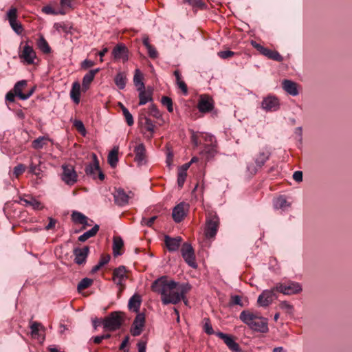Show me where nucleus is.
Returning <instances> with one entry per match:
<instances>
[{
    "label": "nucleus",
    "mask_w": 352,
    "mask_h": 352,
    "mask_svg": "<svg viewBox=\"0 0 352 352\" xmlns=\"http://www.w3.org/2000/svg\"><path fill=\"white\" fill-rule=\"evenodd\" d=\"M151 289L160 294L164 305H176L181 300H184V296L190 291V286L188 284H180L163 276L153 281Z\"/></svg>",
    "instance_id": "obj_1"
},
{
    "label": "nucleus",
    "mask_w": 352,
    "mask_h": 352,
    "mask_svg": "<svg viewBox=\"0 0 352 352\" xmlns=\"http://www.w3.org/2000/svg\"><path fill=\"white\" fill-rule=\"evenodd\" d=\"M239 318L254 331L266 333L269 330L267 319L249 310L243 311L239 315Z\"/></svg>",
    "instance_id": "obj_2"
},
{
    "label": "nucleus",
    "mask_w": 352,
    "mask_h": 352,
    "mask_svg": "<svg viewBox=\"0 0 352 352\" xmlns=\"http://www.w3.org/2000/svg\"><path fill=\"white\" fill-rule=\"evenodd\" d=\"M123 321V313L113 311L102 320V324L104 329L109 331H116L121 327Z\"/></svg>",
    "instance_id": "obj_3"
},
{
    "label": "nucleus",
    "mask_w": 352,
    "mask_h": 352,
    "mask_svg": "<svg viewBox=\"0 0 352 352\" xmlns=\"http://www.w3.org/2000/svg\"><path fill=\"white\" fill-rule=\"evenodd\" d=\"M219 226V219L215 214H210L206 221L204 234L208 239H214Z\"/></svg>",
    "instance_id": "obj_4"
},
{
    "label": "nucleus",
    "mask_w": 352,
    "mask_h": 352,
    "mask_svg": "<svg viewBox=\"0 0 352 352\" xmlns=\"http://www.w3.org/2000/svg\"><path fill=\"white\" fill-rule=\"evenodd\" d=\"M276 292L285 295L296 294L302 291V287L298 283L289 282L288 283H278L275 286Z\"/></svg>",
    "instance_id": "obj_5"
},
{
    "label": "nucleus",
    "mask_w": 352,
    "mask_h": 352,
    "mask_svg": "<svg viewBox=\"0 0 352 352\" xmlns=\"http://www.w3.org/2000/svg\"><path fill=\"white\" fill-rule=\"evenodd\" d=\"M181 252L185 262L191 267L197 268V265L195 262V255L191 245L184 243L182 246Z\"/></svg>",
    "instance_id": "obj_6"
},
{
    "label": "nucleus",
    "mask_w": 352,
    "mask_h": 352,
    "mask_svg": "<svg viewBox=\"0 0 352 352\" xmlns=\"http://www.w3.org/2000/svg\"><path fill=\"white\" fill-rule=\"evenodd\" d=\"M63 173L62 179L67 185H73L77 182L78 175L73 167L70 164H63L62 166Z\"/></svg>",
    "instance_id": "obj_7"
},
{
    "label": "nucleus",
    "mask_w": 352,
    "mask_h": 352,
    "mask_svg": "<svg viewBox=\"0 0 352 352\" xmlns=\"http://www.w3.org/2000/svg\"><path fill=\"white\" fill-rule=\"evenodd\" d=\"M145 325V316L143 313H138L131 325L130 332L133 336H140Z\"/></svg>",
    "instance_id": "obj_8"
},
{
    "label": "nucleus",
    "mask_w": 352,
    "mask_h": 352,
    "mask_svg": "<svg viewBox=\"0 0 352 352\" xmlns=\"http://www.w3.org/2000/svg\"><path fill=\"white\" fill-rule=\"evenodd\" d=\"M7 18L12 30L18 34L22 33L23 28L21 23L16 21L17 9L12 7L7 12Z\"/></svg>",
    "instance_id": "obj_9"
},
{
    "label": "nucleus",
    "mask_w": 352,
    "mask_h": 352,
    "mask_svg": "<svg viewBox=\"0 0 352 352\" xmlns=\"http://www.w3.org/2000/svg\"><path fill=\"white\" fill-rule=\"evenodd\" d=\"M261 107L266 111H276L280 108L279 100L275 96L269 95L263 98Z\"/></svg>",
    "instance_id": "obj_10"
},
{
    "label": "nucleus",
    "mask_w": 352,
    "mask_h": 352,
    "mask_svg": "<svg viewBox=\"0 0 352 352\" xmlns=\"http://www.w3.org/2000/svg\"><path fill=\"white\" fill-rule=\"evenodd\" d=\"M132 192L126 193L122 188H116L113 192L115 204L119 206H124L129 203V200L132 197Z\"/></svg>",
    "instance_id": "obj_11"
},
{
    "label": "nucleus",
    "mask_w": 352,
    "mask_h": 352,
    "mask_svg": "<svg viewBox=\"0 0 352 352\" xmlns=\"http://www.w3.org/2000/svg\"><path fill=\"white\" fill-rule=\"evenodd\" d=\"M275 287L270 290H264L258 296L257 302L261 307H267L276 298Z\"/></svg>",
    "instance_id": "obj_12"
},
{
    "label": "nucleus",
    "mask_w": 352,
    "mask_h": 352,
    "mask_svg": "<svg viewBox=\"0 0 352 352\" xmlns=\"http://www.w3.org/2000/svg\"><path fill=\"white\" fill-rule=\"evenodd\" d=\"M115 59H122L124 63L129 59V50L123 43L116 45L112 51Z\"/></svg>",
    "instance_id": "obj_13"
},
{
    "label": "nucleus",
    "mask_w": 352,
    "mask_h": 352,
    "mask_svg": "<svg viewBox=\"0 0 352 352\" xmlns=\"http://www.w3.org/2000/svg\"><path fill=\"white\" fill-rule=\"evenodd\" d=\"M126 267L123 265L116 268L113 272V278L112 280L115 284L117 285H121L122 284H125V281L127 279V276L126 274Z\"/></svg>",
    "instance_id": "obj_14"
},
{
    "label": "nucleus",
    "mask_w": 352,
    "mask_h": 352,
    "mask_svg": "<svg viewBox=\"0 0 352 352\" xmlns=\"http://www.w3.org/2000/svg\"><path fill=\"white\" fill-rule=\"evenodd\" d=\"M74 261L78 265H83L86 262L87 257L89 252V248L85 246L82 248H76L74 249Z\"/></svg>",
    "instance_id": "obj_15"
},
{
    "label": "nucleus",
    "mask_w": 352,
    "mask_h": 352,
    "mask_svg": "<svg viewBox=\"0 0 352 352\" xmlns=\"http://www.w3.org/2000/svg\"><path fill=\"white\" fill-rule=\"evenodd\" d=\"M135 153L134 160L139 166L144 164L146 162V148L143 144L136 145L133 149Z\"/></svg>",
    "instance_id": "obj_16"
},
{
    "label": "nucleus",
    "mask_w": 352,
    "mask_h": 352,
    "mask_svg": "<svg viewBox=\"0 0 352 352\" xmlns=\"http://www.w3.org/2000/svg\"><path fill=\"white\" fill-rule=\"evenodd\" d=\"M188 206V204L182 202L173 208L172 216L175 222L179 223L184 219L186 214V210Z\"/></svg>",
    "instance_id": "obj_17"
},
{
    "label": "nucleus",
    "mask_w": 352,
    "mask_h": 352,
    "mask_svg": "<svg viewBox=\"0 0 352 352\" xmlns=\"http://www.w3.org/2000/svg\"><path fill=\"white\" fill-rule=\"evenodd\" d=\"M217 336L224 341L225 344L232 352H239L241 351L239 345L234 340L231 336L222 332H218Z\"/></svg>",
    "instance_id": "obj_18"
},
{
    "label": "nucleus",
    "mask_w": 352,
    "mask_h": 352,
    "mask_svg": "<svg viewBox=\"0 0 352 352\" xmlns=\"http://www.w3.org/2000/svg\"><path fill=\"white\" fill-rule=\"evenodd\" d=\"M137 90L139 92V105H144L148 102L153 100V89L151 88H137Z\"/></svg>",
    "instance_id": "obj_19"
},
{
    "label": "nucleus",
    "mask_w": 352,
    "mask_h": 352,
    "mask_svg": "<svg viewBox=\"0 0 352 352\" xmlns=\"http://www.w3.org/2000/svg\"><path fill=\"white\" fill-rule=\"evenodd\" d=\"M182 238L181 236L170 237L168 235L164 236V243L168 251L174 252L179 249Z\"/></svg>",
    "instance_id": "obj_20"
},
{
    "label": "nucleus",
    "mask_w": 352,
    "mask_h": 352,
    "mask_svg": "<svg viewBox=\"0 0 352 352\" xmlns=\"http://www.w3.org/2000/svg\"><path fill=\"white\" fill-rule=\"evenodd\" d=\"M94 161L92 163L87 164L85 168V171L87 175L92 177L94 179L97 177V173L99 170V162L95 154H93Z\"/></svg>",
    "instance_id": "obj_21"
},
{
    "label": "nucleus",
    "mask_w": 352,
    "mask_h": 352,
    "mask_svg": "<svg viewBox=\"0 0 352 352\" xmlns=\"http://www.w3.org/2000/svg\"><path fill=\"white\" fill-rule=\"evenodd\" d=\"M213 101L212 99L208 96H201L199 103V110L202 113H206L212 111L213 109Z\"/></svg>",
    "instance_id": "obj_22"
},
{
    "label": "nucleus",
    "mask_w": 352,
    "mask_h": 352,
    "mask_svg": "<svg viewBox=\"0 0 352 352\" xmlns=\"http://www.w3.org/2000/svg\"><path fill=\"white\" fill-rule=\"evenodd\" d=\"M99 71V68L92 69L84 76L82 83V91L85 92L89 88L91 82L94 80L96 74H98Z\"/></svg>",
    "instance_id": "obj_23"
},
{
    "label": "nucleus",
    "mask_w": 352,
    "mask_h": 352,
    "mask_svg": "<svg viewBox=\"0 0 352 352\" xmlns=\"http://www.w3.org/2000/svg\"><path fill=\"white\" fill-rule=\"evenodd\" d=\"M112 248L114 256H120L124 253V241L120 236H113Z\"/></svg>",
    "instance_id": "obj_24"
},
{
    "label": "nucleus",
    "mask_w": 352,
    "mask_h": 352,
    "mask_svg": "<svg viewBox=\"0 0 352 352\" xmlns=\"http://www.w3.org/2000/svg\"><path fill=\"white\" fill-rule=\"evenodd\" d=\"M217 143L214 144H204V148L200 151V154L206 157V160H209L214 157L216 151Z\"/></svg>",
    "instance_id": "obj_25"
},
{
    "label": "nucleus",
    "mask_w": 352,
    "mask_h": 352,
    "mask_svg": "<svg viewBox=\"0 0 352 352\" xmlns=\"http://www.w3.org/2000/svg\"><path fill=\"white\" fill-rule=\"evenodd\" d=\"M21 57L23 58L28 64H32L36 57V53L32 47L25 45L22 51Z\"/></svg>",
    "instance_id": "obj_26"
},
{
    "label": "nucleus",
    "mask_w": 352,
    "mask_h": 352,
    "mask_svg": "<svg viewBox=\"0 0 352 352\" xmlns=\"http://www.w3.org/2000/svg\"><path fill=\"white\" fill-rule=\"evenodd\" d=\"M283 89L289 94L295 96L298 94L297 84L290 80H284L282 82Z\"/></svg>",
    "instance_id": "obj_27"
},
{
    "label": "nucleus",
    "mask_w": 352,
    "mask_h": 352,
    "mask_svg": "<svg viewBox=\"0 0 352 352\" xmlns=\"http://www.w3.org/2000/svg\"><path fill=\"white\" fill-rule=\"evenodd\" d=\"M142 303L141 296L139 294L132 296L128 303V307L131 311L138 313Z\"/></svg>",
    "instance_id": "obj_28"
},
{
    "label": "nucleus",
    "mask_w": 352,
    "mask_h": 352,
    "mask_svg": "<svg viewBox=\"0 0 352 352\" xmlns=\"http://www.w3.org/2000/svg\"><path fill=\"white\" fill-rule=\"evenodd\" d=\"M270 156V152L268 150H263L261 151L258 155L255 158V163L256 166L259 168H261L265 163V162L269 160Z\"/></svg>",
    "instance_id": "obj_29"
},
{
    "label": "nucleus",
    "mask_w": 352,
    "mask_h": 352,
    "mask_svg": "<svg viewBox=\"0 0 352 352\" xmlns=\"http://www.w3.org/2000/svg\"><path fill=\"white\" fill-rule=\"evenodd\" d=\"M27 86H28V81L25 80H22L18 81L14 85V86L12 90L16 94L17 97H19L21 100H23V96H24V93L23 92V91L25 89V87Z\"/></svg>",
    "instance_id": "obj_30"
},
{
    "label": "nucleus",
    "mask_w": 352,
    "mask_h": 352,
    "mask_svg": "<svg viewBox=\"0 0 352 352\" xmlns=\"http://www.w3.org/2000/svg\"><path fill=\"white\" fill-rule=\"evenodd\" d=\"M80 85L78 82H74L70 91V97L76 104L80 102Z\"/></svg>",
    "instance_id": "obj_31"
},
{
    "label": "nucleus",
    "mask_w": 352,
    "mask_h": 352,
    "mask_svg": "<svg viewBox=\"0 0 352 352\" xmlns=\"http://www.w3.org/2000/svg\"><path fill=\"white\" fill-rule=\"evenodd\" d=\"M99 230V226L95 225L91 230L87 231L78 237V241L85 242L91 237L94 236Z\"/></svg>",
    "instance_id": "obj_32"
},
{
    "label": "nucleus",
    "mask_w": 352,
    "mask_h": 352,
    "mask_svg": "<svg viewBox=\"0 0 352 352\" xmlns=\"http://www.w3.org/2000/svg\"><path fill=\"white\" fill-rule=\"evenodd\" d=\"M127 81L126 75L124 72H119L114 78L115 84L120 89H123Z\"/></svg>",
    "instance_id": "obj_33"
},
{
    "label": "nucleus",
    "mask_w": 352,
    "mask_h": 352,
    "mask_svg": "<svg viewBox=\"0 0 352 352\" xmlns=\"http://www.w3.org/2000/svg\"><path fill=\"white\" fill-rule=\"evenodd\" d=\"M118 147L115 146L108 155V162L111 167H115L118 162Z\"/></svg>",
    "instance_id": "obj_34"
},
{
    "label": "nucleus",
    "mask_w": 352,
    "mask_h": 352,
    "mask_svg": "<svg viewBox=\"0 0 352 352\" xmlns=\"http://www.w3.org/2000/svg\"><path fill=\"white\" fill-rule=\"evenodd\" d=\"M50 140L49 138L46 136L38 137L32 142V146L34 149H41L44 146L47 145Z\"/></svg>",
    "instance_id": "obj_35"
},
{
    "label": "nucleus",
    "mask_w": 352,
    "mask_h": 352,
    "mask_svg": "<svg viewBox=\"0 0 352 352\" xmlns=\"http://www.w3.org/2000/svg\"><path fill=\"white\" fill-rule=\"evenodd\" d=\"M273 204L274 208L283 210L290 206V204L287 202L285 197L284 196H280L276 199H274Z\"/></svg>",
    "instance_id": "obj_36"
},
{
    "label": "nucleus",
    "mask_w": 352,
    "mask_h": 352,
    "mask_svg": "<svg viewBox=\"0 0 352 352\" xmlns=\"http://www.w3.org/2000/svg\"><path fill=\"white\" fill-rule=\"evenodd\" d=\"M37 46L44 54H50L51 52V47L43 36H41L37 40Z\"/></svg>",
    "instance_id": "obj_37"
},
{
    "label": "nucleus",
    "mask_w": 352,
    "mask_h": 352,
    "mask_svg": "<svg viewBox=\"0 0 352 352\" xmlns=\"http://www.w3.org/2000/svg\"><path fill=\"white\" fill-rule=\"evenodd\" d=\"M15 201L17 203H21V201H23L25 203V206H30L35 210H41L43 208V206H41V203L34 198H31L30 200H28V199L21 197L19 201Z\"/></svg>",
    "instance_id": "obj_38"
},
{
    "label": "nucleus",
    "mask_w": 352,
    "mask_h": 352,
    "mask_svg": "<svg viewBox=\"0 0 352 352\" xmlns=\"http://www.w3.org/2000/svg\"><path fill=\"white\" fill-rule=\"evenodd\" d=\"M72 220L75 223H78L82 225H87V217L80 212H73L72 214Z\"/></svg>",
    "instance_id": "obj_39"
},
{
    "label": "nucleus",
    "mask_w": 352,
    "mask_h": 352,
    "mask_svg": "<svg viewBox=\"0 0 352 352\" xmlns=\"http://www.w3.org/2000/svg\"><path fill=\"white\" fill-rule=\"evenodd\" d=\"M133 82L135 87L138 88H144L145 87L144 84L142 81V75L140 71V69H137L135 71V74L133 77Z\"/></svg>",
    "instance_id": "obj_40"
},
{
    "label": "nucleus",
    "mask_w": 352,
    "mask_h": 352,
    "mask_svg": "<svg viewBox=\"0 0 352 352\" xmlns=\"http://www.w3.org/2000/svg\"><path fill=\"white\" fill-rule=\"evenodd\" d=\"M144 122H142V124L143 125L144 128L151 133L150 138H152L154 133L155 124L152 120L147 117H144Z\"/></svg>",
    "instance_id": "obj_41"
},
{
    "label": "nucleus",
    "mask_w": 352,
    "mask_h": 352,
    "mask_svg": "<svg viewBox=\"0 0 352 352\" xmlns=\"http://www.w3.org/2000/svg\"><path fill=\"white\" fill-rule=\"evenodd\" d=\"M266 57L277 62H282L283 57L276 50H268Z\"/></svg>",
    "instance_id": "obj_42"
},
{
    "label": "nucleus",
    "mask_w": 352,
    "mask_h": 352,
    "mask_svg": "<svg viewBox=\"0 0 352 352\" xmlns=\"http://www.w3.org/2000/svg\"><path fill=\"white\" fill-rule=\"evenodd\" d=\"M92 283H93L92 279H90L88 278H85L82 279L78 285V287H77L78 291L81 292L82 290H84V289L89 287L92 285Z\"/></svg>",
    "instance_id": "obj_43"
},
{
    "label": "nucleus",
    "mask_w": 352,
    "mask_h": 352,
    "mask_svg": "<svg viewBox=\"0 0 352 352\" xmlns=\"http://www.w3.org/2000/svg\"><path fill=\"white\" fill-rule=\"evenodd\" d=\"M161 102L164 106H166L168 112L173 111L172 99L168 96H163L161 99Z\"/></svg>",
    "instance_id": "obj_44"
},
{
    "label": "nucleus",
    "mask_w": 352,
    "mask_h": 352,
    "mask_svg": "<svg viewBox=\"0 0 352 352\" xmlns=\"http://www.w3.org/2000/svg\"><path fill=\"white\" fill-rule=\"evenodd\" d=\"M54 28L57 31H60L62 30L63 32L68 33L70 32L72 29V26L69 24H67L65 23H56L54 25Z\"/></svg>",
    "instance_id": "obj_45"
},
{
    "label": "nucleus",
    "mask_w": 352,
    "mask_h": 352,
    "mask_svg": "<svg viewBox=\"0 0 352 352\" xmlns=\"http://www.w3.org/2000/svg\"><path fill=\"white\" fill-rule=\"evenodd\" d=\"M251 45L258 51L260 54H261L263 56H266L267 53L268 52V48L263 47L259 43H257L254 41H251Z\"/></svg>",
    "instance_id": "obj_46"
},
{
    "label": "nucleus",
    "mask_w": 352,
    "mask_h": 352,
    "mask_svg": "<svg viewBox=\"0 0 352 352\" xmlns=\"http://www.w3.org/2000/svg\"><path fill=\"white\" fill-rule=\"evenodd\" d=\"M279 307L285 311L289 314H292L294 311V306L288 303L287 301H282L279 304Z\"/></svg>",
    "instance_id": "obj_47"
},
{
    "label": "nucleus",
    "mask_w": 352,
    "mask_h": 352,
    "mask_svg": "<svg viewBox=\"0 0 352 352\" xmlns=\"http://www.w3.org/2000/svg\"><path fill=\"white\" fill-rule=\"evenodd\" d=\"M29 172L32 174L35 175L37 177H41V170L39 164H34L32 162L30 165Z\"/></svg>",
    "instance_id": "obj_48"
},
{
    "label": "nucleus",
    "mask_w": 352,
    "mask_h": 352,
    "mask_svg": "<svg viewBox=\"0 0 352 352\" xmlns=\"http://www.w3.org/2000/svg\"><path fill=\"white\" fill-rule=\"evenodd\" d=\"M229 303H230V306H233V305H239L241 307L244 306V305L242 302V297L241 296H238V295L232 296L230 297Z\"/></svg>",
    "instance_id": "obj_49"
},
{
    "label": "nucleus",
    "mask_w": 352,
    "mask_h": 352,
    "mask_svg": "<svg viewBox=\"0 0 352 352\" xmlns=\"http://www.w3.org/2000/svg\"><path fill=\"white\" fill-rule=\"evenodd\" d=\"M41 327V324L38 322H32L30 324L31 333L33 337L38 336L39 328Z\"/></svg>",
    "instance_id": "obj_50"
},
{
    "label": "nucleus",
    "mask_w": 352,
    "mask_h": 352,
    "mask_svg": "<svg viewBox=\"0 0 352 352\" xmlns=\"http://www.w3.org/2000/svg\"><path fill=\"white\" fill-rule=\"evenodd\" d=\"M204 330L208 335L214 334V330L212 327V325L210 322V320L208 318H204Z\"/></svg>",
    "instance_id": "obj_51"
},
{
    "label": "nucleus",
    "mask_w": 352,
    "mask_h": 352,
    "mask_svg": "<svg viewBox=\"0 0 352 352\" xmlns=\"http://www.w3.org/2000/svg\"><path fill=\"white\" fill-rule=\"evenodd\" d=\"M187 177V173H184L178 171L177 174V184L179 188H182L184 184L186 181V178Z\"/></svg>",
    "instance_id": "obj_52"
},
{
    "label": "nucleus",
    "mask_w": 352,
    "mask_h": 352,
    "mask_svg": "<svg viewBox=\"0 0 352 352\" xmlns=\"http://www.w3.org/2000/svg\"><path fill=\"white\" fill-rule=\"evenodd\" d=\"M218 56L222 59H228L232 57L235 53L230 50L220 51L217 53Z\"/></svg>",
    "instance_id": "obj_53"
},
{
    "label": "nucleus",
    "mask_w": 352,
    "mask_h": 352,
    "mask_svg": "<svg viewBox=\"0 0 352 352\" xmlns=\"http://www.w3.org/2000/svg\"><path fill=\"white\" fill-rule=\"evenodd\" d=\"M25 170V166L22 164H20L14 168L13 173L15 175L16 177H18L21 175H22Z\"/></svg>",
    "instance_id": "obj_54"
},
{
    "label": "nucleus",
    "mask_w": 352,
    "mask_h": 352,
    "mask_svg": "<svg viewBox=\"0 0 352 352\" xmlns=\"http://www.w3.org/2000/svg\"><path fill=\"white\" fill-rule=\"evenodd\" d=\"M201 138L204 141V144H214L217 143L215 137L210 134H204L201 135Z\"/></svg>",
    "instance_id": "obj_55"
},
{
    "label": "nucleus",
    "mask_w": 352,
    "mask_h": 352,
    "mask_svg": "<svg viewBox=\"0 0 352 352\" xmlns=\"http://www.w3.org/2000/svg\"><path fill=\"white\" fill-rule=\"evenodd\" d=\"M148 113L151 116L158 118L160 117L161 114L157 109V107L155 104H151L148 108Z\"/></svg>",
    "instance_id": "obj_56"
},
{
    "label": "nucleus",
    "mask_w": 352,
    "mask_h": 352,
    "mask_svg": "<svg viewBox=\"0 0 352 352\" xmlns=\"http://www.w3.org/2000/svg\"><path fill=\"white\" fill-rule=\"evenodd\" d=\"M146 49H147L148 54V56H149L150 58H157L158 52H157V51L156 50V49L155 48L154 46L151 45L150 46L146 47Z\"/></svg>",
    "instance_id": "obj_57"
},
{
    "label": "nucleus",
    "mask_w": 352,
    "mask_h": 352,
    "mask_svg": "<svg viewBox=\"0 0 352 352\" xmlns=\"http://www.w3.org/2000/svg\"><path fill=\"white\" fill-rule=\"evenodd\" d=\"M74 126L80 133H84L85 132V128L83 123L80 120H75Z\"/></svg>",
    "instance_id": "obj_58"
},
{
    "label": "nucleus",
    "mask_w": 352,
    "mask_h": 352,
    "mask_svg": "<svg viewBox=\"0 0 352 352\" xmlns=\"http://www.w3.org/2000/svg\"><path fill=\"white\" fill-rule=\"evenodd\" d=\"M95 63L92 60L85 59L81 63V68L83 69H87L94 66Z\"/></svg>",
    "instance_id": "obj_59"
},
{
    "label": "nucleus",
    "mask_w": 352,
    "mask_h": 352,
    "mask_svg": "<svg viewBox=\"0 0 352 352\" xmlns=\"http://www.w3.org/2000/svg\"><path fill=\"white\" fill-rule=\"evenodd\" d=\"M156 219H157L156 216H153L149 219L143 218L142 220V223L144 224L148 227H151L153 226V224L154 223Z\"/></svg>",
    "instance_id": "obj_60"
},
{
    "label": "nucleus",
    "mask_w": 352,
    "mask_h": 352,
    "mask_svg": "<svg viewBox=\"0 0 352 352\" xmlns=\"http://www.w3.org/2000/svg\"><path fill=\"white\" fill-rule=\"evenodd\" d=\"M190 5L198 8H203L205 3L201 0H186Z\"/></svg>",
    "instance_id": "obj_61"
},
{
    "label": "nucleus",
    "mask_w": 352,
    "mask_h": 352,
    "mask_svg": "<svg viewBox=\"0 0 352 352\" xmlns=\"http://www.w3.org/2000/svg\"><path fill=\"white\" fill-rule=\"evenodd\" d=\"M42 11L47 14H53L56 15L58 14V12H56L52 6H46L43 8Z\"/></svg>",
    "instance_id": "obj_62"
},
{
    "label": "nucleus",
    "mask_w": 352,
    "mask_h": 352,
    "mask_svg": "<svg viewBox=\"0 0 352 352\" xmlns=\"http://www.w3.org/2000/svg\"><path fill=\"white\" fill-rule=\"evenodd\" d=\"M16 94L11 89L8 91L6 95V100L10 102H14L15 100V97Z\"/></svg>",
    "instance_id": "obj_63"
},
{
    "label": "nucleus",
    "mask_w": 352,
    "mask_h": 352,
    "mask_svg": "<svg viewBox=\"0 0 352 352\" xmlns=\"http://www.w3.org/2000/svg\"><path fill=\"white\" fill-rule=\"evenodd\" d=\"M110 260V256L109 254H102L100 257L99 264L102 267H103L104 265L107 264Z\"/></svg>",
    "instance_id": "obj_64"
}]
</instances>
